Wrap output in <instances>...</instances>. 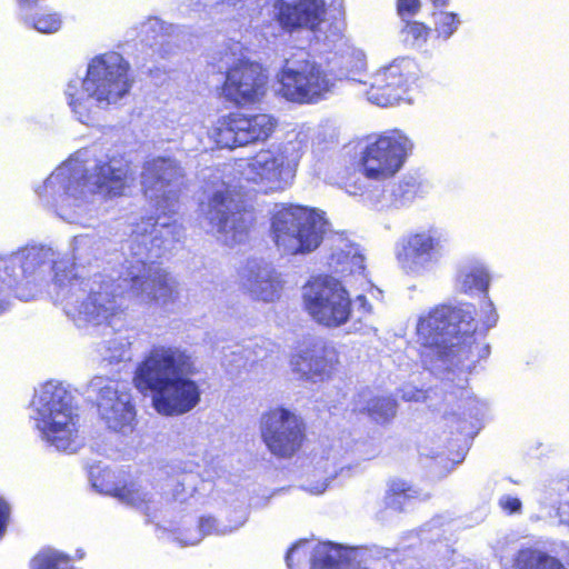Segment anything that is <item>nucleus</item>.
Segmentation results:
<instances>
[{
	"label": "nucleus",
	"instance_id": "39448f33",
	"mask_svg": "<svg viewBox=\"0 0 569 569\" xmlns=\"http://www.w3.org/2000/svg\"><path fill=\"white\" fill-rule=\"evenodd\" d=\"M197 357L187 348L156 345L136 369L133 382L140 391L152 393V406L162 416L191 411L200 402Z\"/></svg>",
	"mask_w": 569,
	"mask_h": 569
},
{
	"label": "nucleus",
	"instance_id": "393cba45",
	"mask_svg": "<svg viewBox=\"0 0 569 569\" xmlns=\"http://www.w3.org/2000/svg\"><path fill=\"white\" fill-rule=\"evenodd\" d=\"M328 263L336 273L342 277L357 276L366 278L365 257L361 254L358 246L342 236H336L332 239L331 254Z\"/></svg>",
	"mask_w": 569,
	"mask_h": 569
},
{
	"label": "nucleus",
	"instance_id": "3c124183",
	"mask_svg": "<svg viewBox=\"0 0 569 569\" xmlns=\"http://www.w3.org/2000/svg\"><path fill=\"white\" fill-rule=\"evenodd\" d=\"M174 497H176L177 499H181V500H182V499H184V498L181 496V493H180V492H176V493H174Z\"/></svg>",
	"mask_w": 569,
	"mask_h": 569
},
{
	"label": "nucleus",
	"instance_id": "09e8293b",
	"mask_svg": "<svg viewBox=\"0 0 569 569\" xmlns=\"http://www.w3.org/2000/svg\"><path fill=\"white\" fill-rule=\"evenodd\" d=\"M436 7H445L448 4V0H430Z\"/></svg>",
	"mask_w": 569,
	"mask_h": 569
},
{
	"label": "nucleus",
	"instance_id": "9d476101",
	"mask_svg": "<svg viewBox=\"0 0 569 569\" xmlns=\"http://www.w3.org/2000/svg\"><path fill=\"white\" fill-rule=\"evenodd\" d=\"M303 306L319 325L339 328L349 321L351 299L342 282L335 277H318L303 287Z\"/></svg>",
	"mask_w": 569,
	"mask_h": 569
},
{
	"label": "nucleus",
	"instance_id": "72a5a7b5",
	"mask_svg": "<svg viewBox=\"0 0 569 569\" xmlns=\"http://www.w3.org/2000/svg\"><path fill=\"white\" fill-rule=\"evenodd\" d=\"M361 411H367L369 417L378 423H387L397 411V403L390 397H375L367 401L366 407H357Z\"/></svg>",
	"mask_w": 569,
	"mask_h": 569
},
{
	"label": "nucleus",
	"instance_id": "0eeeda50",
	"mask_svg": "<svg viewBox=\"0 0 569 569\" xmlns=\"http://www.w3.org/2000/svg\"><path fill=\"white\" fill-rule=\"evenodd\" d=\"M31 406L42 438L57 450H74L79 413L71 392L61 382L49 381L36 392Z\"/></svg>",
	"mask_w": 569,
	"mask_h": 569
},
{
	"label": "nucleus",
	"instance_id": "f704fd0d",
	"mask_svg": "<svg viewBox=\"0 0 569 569\" xmlns=\"http://www.w3.org/2000/svg\"><path fill=\"white\" fill-rule=\"evenodd\" d=\"M103 360L109 363L128 361L131 359V341L122 335L116 336L104 342Z\"/></svg>",
	"mask_w": 569,
	"mask_h": 569
},
{
	"label": "nucleus",
	"instance_id": "6e6552de",
	"mask_svg": "<svg viewBox=\"0 0 569 569\" xmlns=\"http://www.w3.org/2000/svg\"><path fill=\"white\" fill-rule=\"evenodd\" d=\"M200 213L218 239L229 247L244 242L253 222L252 214L243 210L237 187L226 181L212 182L207 200L200 203Z\"/></svg>",
	"mask_w": 569,
	"mask_h": 569
},
{
	"label": "nucleus",
	"instance_id": "e433bc0d",
	"mask_svg": "<svg viewBox=\"0 0 569 569\" xmlns=\"http://www.w3.org/2000/svg\"><path fill=\"white\" fill-rule=\"evenodd\" d=\"M430 29L418 21L407 22L402 29L403 40L412 46L426 43Z\"/></svg>",
	"mask_w": 569,
	"mask_h": 569
},
{
	"label": "nucleus",
	"instance_id": "58836bf2",
	"mask_svg": "<svg viewBox=\"0 0 569 569\" xmlns=\"http://www.w3.org/2000/svg\"><path fill=\"white\" fill-rule=\"evenodd\" d=\"M557 492L559 496L557 513L561 522L569 525V481L559 482Z\"/></svg>",
	"mask_w": 569,
	"mask_h": 569
},
{
	"label": "nucleus",
	"instance_id": "5701e85b",
	"mask_svg": "<svg viewBox=\"0 0 569 569\" xmlns=\"http://www.w3.org/2000/svg\"><path fill=\"white\" fill-rule=\"evenodd\" d=\"M337 355L322 341L305 345L292 356V371L309 381H322L330 377L337 363Z\"/></svg>",
	"mask_w": 569,
	"mask_h": 569
},
{
	"label": "nucleus",
	"instance_id": "c756f323",
	"mask_svg": "<svg viewBox=\"0 0 569 569\" xmlns=\"http://www.w3.org/2000/svg\"><path fill=\"white\" fill-rule=\"evenodd\" d=\"M243 520L240 522L228 526L218 522L212 517H203L199 521V528L196 530H188L184 533L181 535V537H177L176 539L182 545V546H193L198 543L204 536L207 535H227L229 532H232L233 530L238 529L240 526H242Z\"/></svg>",
	"mask_w": 569,
	"mask_h": 569
},
{
	"label": "nucleus",
	"instance_id": "f257e3e1",
	"mask_svg": "<svg viewBox=\"0 0 569 569\" xmlns=\"http://www.w3.org/2000/svg\"><path fill=\"white\" fill-rule=\"evenodd\" d=\"M0 268H3L6 274L2 281H7L16 297L23 301L40 296L49 272L53 271L52 299L79 328L108 323L120 312L119 299L126 288L137 298L131 290V281L124 280V268L118 279L108 274H94L90 279H80L77 276L70 278L68 262L59 260L57 253L44 246L27 247L8 259H0ZM9 305V298L0 287V313Z\"/></svg>",
	"mask_w": 569,
	"mask_h": 569
},
{
	"label": "nucleus",
	"instance_id": "412c9836",
	"mask_svg": "<svg viewBox=\"0 0 569 569\" xmlns=\"http://www.w3.org/2000/svg\"><path fill=\"white\" fill-rule=\"evenodd\" d=\"M325 0H276L273 17L287 31L297 29L317 30L325 21Z\"/></svg>",
	"mask_w": 569,
	"mask_h": 569
},
{
	"label": "nucleus",
	"instance_id": "aec40b11",
	"mask_svg": "<svg viewBox=\"0 0 569 569\" xmlns=\"http://www.w3.org/2000/svg\"><path fill=\"white\" fill-rule=\"evenodd\" d=\"M415 68L410 59L402 58L378 70L366 91L368 100L380 107L392 106L401 99L409 76Z\"/></svg>",
	"mask_w": 569,
	"mask_h": 569
},
{
	"label": "nucleus",
	"instance_id": "dca6fc26",
	"mask_svg": "<svg viewBox=\"0 0 569 569\" xmlns=\"http://www.w3.org/2000/svg\"><path fill=\"white\" fill-rule=\"evenodd\" d=\"M279 81L280 93L293 102H312L333 87L332 79L308 60H287Z\"/></svg>",
	"mask_w": 569,
	"mask_h": 569
},
{
	"label": "nucleus",
	"instance_id": "a878e982",
	"mask_svg": "<svg viewBox=\"0 0 569 569\" xmlns=\"http://www.w3.org/2000/svg\"><path fill=\"white\" fill-rule=\"evenodd\" d=\"M106 492L118 498L122 503H126L147 517L148 521L153 520L156 512L158 511V501L154 495L139 483H130L121 488H114L113 490H103Z\"/></svg>",
	"mask_w": 569,
	"mask_h": 569
},
{
	"label": "nucleus",
	"instance_id": "423d86ee",
	"mask_svg": "<svg viewBox=\"0 0 569 569\" xmlns=\"http://www.w3.org/2000/svg\"><path fill=\"white\" fill-rule=\"evenodd\" d=\"M133 83L130 64L118 52L96 57L84 79H72L66 89L68 103L82 123L93 120L98 109L117 104L129 94Z\"/></svg>",
	"mask_w": 569,
	"mask_h": 569
},
{
	"label": "nucleus",
	"instance_id": "7c9ffc66",
	"mask_svg": "<svg viewBox=\"0 0 569 569\" xmlns=\"http://www.w3.org/2000/svg\"><path fill=\"white\" fill-rule=\"evenodd\" d=\"M349 320L352 322V330L356 332L368 333L375 330L373 307L366 296L359 295L353 302L351 301V315Z\"/></svg>",
	"mask_w": 569,
	"mask_h": 569
},
{
	"label": "nucleus",
	"instance_id": "8fccbe9b",
	"mask_svg": "<svg viewBox=\"0 0 569 569\" xmlns=\"http://www.w3.org/2000/svg\"><path fill=\"white\" fill-rule=\"evenodd\" d=\"M242 0H223L224 3L230 4V6H236Z\"/></svg>",
	"mask_w": 569,
	"mask_h": 569
},
{
	"label": "nucleus",
	"instance_id": "4468645a",
	"mask_svg": "<svg viewBox=\"0 0 569 569\" xmlns=\"http://www.w3.org/2000/svg\"><path fill=\"white\" fill-rule=\"evenodd\" d=\"M277 124L278 121L268 113H230L216 122L209 137L218 147L233 149L266 141Z\"/></svg>",
	"mask_w": 569,
	"mask_h": 569
},
{
	"label": "nucleus",
	"instance_id": "79ce46f5",
	"mask_svg": "<svg viewBox=\"0 0 569 569\" xmlns=\"http://www.w3.org/2000/svg\"><path fill=\"white\" fill-rule=\"evenodd\" d=\"M485 313L486 317L483 319V327L486 330H488L495 327L498 320V315L496 312V309L493 308L492 302H488L486 305Z\"/></svg>",
	"mask_w": 569,
	"mask_h": 569
},
{
	"label": "nucleus",
	"instance_id": "2f4dec72",
	"mask_svg": "<svg viewBox=\"0 0 569 569\" xmlns=\"http://www.w3.org/2000/svg\"><path fill=\"white\" fill-rule=\"evenodd\" d=\"M490 277L486 268L481 264H472L465 267L458 278L459 287L462 291L472 290L487 291Z\"/></svg>",
	"mask_w": 569,
	"mask_h": 569
},
{
	"label": "nucleus",
	"instance_id": "49530a36",
	"mask_svg": "<svg viewBox=\"0 0 569 569\" xmlns=\"http://www.w3.org/2000/svg\"><path fill=\"white\" fill-rule=\"evenodd\" d=\"M352 569H379L378 565L372 560L371 553L368 555V561H362V563H357L356 568Z\"/></svg>",
	"mask_w": 569,
	"mask_h": 569
},
{
	"label": "nucleus",
	"instance_id": "a18cd8bd",
	"mask_svg": "<svg viewBox=\"0 0 569 569\" xmlns=\"http://www.w3.org/2000/svg\"><path fill=\"white\" fill-rule=\"evenodd\" d=\"M10 515V508L6 501L0 499V536L4 531Z\"/></svg>",
	"mask_w": 569,
	"mask_h": 569
},
{
	"label": "nucleus",
	"instance_id": "cd10ccee",
	"mask_svg": "<svg viewBox=\"0 0 569 569\" xmlns=\"http://www.w3.org/2000/svg\"><path fill=\"white\" fill-rule=\"evenodd\" d=\"M515 569H568L557 557L538 548L521 549L515 559Z\"/></svg>",
	"mask_w": 569,
	"mask_h": 569
},
{
	"label": "nucleus",
	"instance_id": "ddd939ff",
	"mask_svg": "<svg viewBox=\"0 0 569 569\" xmlns=\"http://www.w3.org/2000/svg\"><path fill=\"white\" fill-rule=\"evenodd\" d=\"M89 389L97 393L98 413L107 428L123 435L131 432L136 409L128 387L118 380L97 376L89 382Z\"/></svg>",
	"mask_w": 569,
	"mask_h": 569
},
{
	"label": "nucleus",
	"instance_id": "9b49d317",
	"mask_svg": "<svg viewBox=\"0 0 569 569\" xmlns=\"http://www.w3.org/2000/svg\"><path fill=\"white\" fill-rule=\"evenodd\" d=\"M292 142L279 150L263 149L246 160L241 169L244 180L257 184L264 192L286 189L295 177L298 153Z\"/></svg>",
	"mask_w": 569,
	"mask_h": 569
},
{
	"label": "nucleus",
	"instance_id": "de8ad7c7",
	"mask_svg": "<svg viewBox=\"0 0 569 569\" xmlns=\"http://www.w3.org/2000/svg\"><path fill=\"white\" fill-rule=\"evenodd\" d=\"M326 488H327V483H326V482H323V483H321L320 486H318V487H316V488L311 489V491H312L313 493H317V495H318V493H322V492L326 490Z\"/></svg>",
	"mask_w": 569,
	"mask_h": 569
},
{
	"label": "nucleus",
	"instance_id": "1a4fd4ad",
	"mask_svg": "<svg viewBox=\"0 0 569 569\" xmlns=\"http://www.w3.org/2000/svg\"><path fill=\"white\" fill-rule=\"evenodd\" d=\"M325 213L301 206L283 207L272 217V234L277 247L287 253H307L323 240L328 221Z\"/></svg>",
	"mask_w": 569,
	"mask_h": 569
},
{
	"label": "nucleus",
	"instance_id": "20e7f679",
	"mask_svg": "<svg viewBox=\"0 0 569 569\" xmlns=\"http://www.w3.org/2000/svg\"><path fill=\"white\" fill-rule=\"evenodd\" d=\"M471 306H437L419 316L417 343L422 365L441 373L453 368L470 370L489 353L488 346L476 342L477 330Z\"/></svg>",
	"mask_w": 569,
	"mask_h": 569
},
{
	"label": "nucleus",
	"instance_id": "b1692460",
	"mask_svg": "<svg viewBox=\"0 0 569 569\" xmlns=\"http://www.w3.org/2000/svg\"><path fill=\"white\" fill-rule=\"evenodd\" d=\"M241 286L254 299L271 302L279 297L281 281L276 270L262 260H249L241 271Z\"/></svg>",
	"mask_w": 569,
	"mask_h": 569
},
{
	"label": "nucleus",
	"instance_id": "bb28decb",
	"mask_svg": "<svg viewBox=\"0 0 569 569\" xmlns=\"http://www.w3.org/2000/svg\"><path fill=\"white\" fill-rule=\"evenodd\" d=\"M102 248L103 241L96 234L76 236L71 243L73 264L70 269L69 267L67 268V271L71 270V273L69 274L70 278H72L73 276H77L79 278V276L73 272L74 266L84 267L87 264H90L101 254ZM80 279L83 278L80 277Z\"/></svg>",
	"mask_w": 569,
	"mask_h": 569
},
{
	"label": "nucleus",
	"instance_id": "ea45409f",
	"mask_svg": "<svg viewBox=\"0 0 569 569\" xmlns=\"http://www.w3.org/2000/svg\"><path fill=\"white\" fill-rule=\"evenodd\" d=\"M499 507L509 515L521 513L522 502L511 495H502L498 500Z\"/></svg>",
	"mask_w": 569,
	"mask_h": 569
},
{
	"label": "nucleus",
	"instance_id": "5fc2aeb1",
	"mask_svg": "<svg viewBox=\"0 0 569 569\" xmlns=\"http://www.w3.org/2000/svg\"><path fill=\"white\" fill-rule=\"evenodd\" d=\"M226 58H227L226 64H229L230 58L228 56Z\"/></svg>",
	"mask_w": 569,
	"mask_h": 569
},
{
	"label": "nucleus",
	"instance_id": "f03ea898",
	"mask_svg": "<svg viewBox=\"0 0 569 569\" xmlns=\"http://www.w3.org/2000/svg\"><path fill=\"white\" fill-rule=\"evenodd\" d=\"M184 172L172 158L158 157L147 161L141 174L144 196L163 217H149L138 222L128 241L129 254L124 260L127 278L131 290L143 303L156 302L167 306L178 297L177 283L156 259L182 236L181 226L170 221L168 213L177 209Z\"/></svg>",
	"mask_w": 569,
	"mask_h": 569
},
{
	"label": "nucleus",
	"instance_id": "f3484780",
	"mask_svg": "<svg viewBox=\"0 0 569 569\" xmlns=\"http://www.w3.org/2000/svg\"><path fill=\"white\" fill-rule=\"evenodd\" d=\"M268 77L260 64L237 59L228 68L221 96L236 106L260 101L267 91Z\"/></svg>",
	"mask_w": 569,
	"mask_h": 569
},
{
	"label": "nucleus",
	"instance_id": "473e14b6",
	"mask_svg": "<svg viewBox=\"0 0 569 569\" xmlns=\"http://www.w3.org/2000/svg\"><path fill=\"white\" fill-rule=\"evenodd\" d=\"M30 569H73V567L68 555L53 548H43L31 559Z\"/></svg>",
	"mask_w": 569,
	"mask_h": 569
},
{
	"label": "nucleus",
	"instance_id": "4be33fe9",
	"mask_svg": "<svg viewBox=\"0 0 569 569\" xmlns=\"http://www.w3.org/2000/svg\"><path fill=\"white\" fill-rule=\"evenodd\" d=\"M346 192L353 197H360L367 204L385 209L409 203L417 193V184L410 178L393 184L390 190H386L380 188V184L373 186L366 180H356L346 186Z\"/></svg>",
	"mask_w": 569,
	"mask_h": 569
},
{
	"label": "nucleus",
	"instance_id": "864d4df0",
	"mask_svg": "<svg viewBox=\"0 0 569 569\" xmlns=\"http://www.w3.org/2000/svg\"><path fill=\"white\" fill-rule=\"evenodd\" d=\"M493 549L496 550V552H499V551H501V550H502V548H499V547H497V546H493Z\"/></svg>",
	"mask_w": 569,
	"mask_h": 569
},
{
	"label": "nucleus",
	"instance_id": "c85d7f7f",
	"mask_svg": "<svg viewBox=\"0 0 569 569\" xmlns=\"http://www.w3.org/2000/svg\"><path fill=\"white\" fill-rule=\"evenodd\" d=\"M429 495L413 488L405 480L396 479L390 481L385 498L386 505L397 511H402L405 506L413 500H426Z\"/></svg>",
	"mask_w": 569,
	"mask_h": 569
},
{
	"label": "nucleus",
	"instance_id": "f8f14e48",
	"mask_svg": "<svg viewBox=\"0 0 569 569\" xmlns=\"http://www.w3.org/2000/svg\"><path fill=\"white\" fill-rule=\"evenodd\" d=\"M412 147V141L399 130L379 136L362 152V180L385 181L393 177L403 166Z\"/></svg>",
	"mask_w": 569,
	"mask_h": 569
},
{
	"label": "nucleus",
	"instance_id": "a211bd4d",
	"mask_svg": "<svg viewBox=\"0 0 569 569\" xmlns=\"http://www.w3.org/2000/svg\"><path fill=\"white\" fill-rule=\"evenodd\" d=\"M309 552L311 553L312 569H352L357 567V563L367 562L370 553L367 549L346 548L330 541L312 545L308 540H301L287 552L288 568L292 567L295 556H298V560H300L301 556L306 557Z\"/></svg>",
	"mask_w": 569,
	"mask_h": 569
},
{
	"label": "nucleus",
	"instance_id": "7ed1b4c3",
	"mask_svg": "<svg viewBox=\"0 0 569 569\" xmlns=\"http://www.w3.org/2000/svg\"><path fill=\"white\" fill-rule=\"evenodd\" d=\"M128 174L129 163L123 158L90 162L78 153L59 166L36 191L63 220L80 222L92 211L97 197L120 196Z\"/></svg>",
	"mask_w": 569,
	"mask_h": 569
},
{
	"label": "nucleus",
	"instance_id": "603ef678",
	"mask_svg": "<svg viewBox=\"0 0 569 569\" xmlns=\"http://www.w3.org/2000/svg\"><path fill=\"white\" fill-rule=\"evenodd\" d=\"M186 478L187 476L183 477L182 481H179V485H181L182 487L184 486Z\"/></svg>",
	"mask_w": 569,
	"mask_h": 569
},
{
	"label": "nucleus",
	"instance_id": "6ab92c4d",
	"mask_svg": "<svg viewBox=\"0 0 569 569\" xmlns=\"http://www.w3.org/2000/svg\"><path fill=\"white\" fill-rule=\"evenodd\" d=\"M446 239L436 229H428L408 236L398 253V261L409 273L422 274L430 271L445 253Z\"/></svg>",
	"mask_w": 569,
	"mask_h": 569
},
{
	"label": "nucleus",
	"instance_id": "a19ab883",
	"mask_svg": "<svg viewBox=\"0 0 569 569\" xmlns=\"http://www.w3.org/2000/svg\"><path fill=\"white\" fill-rule=\"evenodd\" d=\"M420 9V0H398V12L402 19L412 17Z\"/></svg>",
	"mask_w": 569,
	"mask_h": 569
},
{
	"label": "nucleus",
	"instance_id": "37998d69",
	"mask_svg": "<svg viewBox=\"0 0 569 569\" xmlns=\"http://www.w3.org/2000/svg\"><path fill=\"white\" fill-rule=\"evenodd\" d=\"M401 397L406 401H420L425 398L423 391L406 386L401 389Z\"/></svg>",
	"mask_w": 569,
	"mask_h": 569
},
{
	"label": "nucleus",
	"instance_id": "4c0bfd02",
	"mask_svg": "<svg viewBox=\"0 0 569 569\" xmlns=\"http://www.w3.org/2000/svg\"><path fill=\"white\" fill-rule=\"evenodd\" d=\"M436 17V31L440 37L449 39L458 28L459 20L452 12L441 11L435 14Z\"/></svg>",
	"mask_w": 569,
	"mask_h": 569
},
{
	"label": "nucleus",
	"instance_id": "c9c22d12",
	"mask_svg": "<svg viewBox=\"0 0 569 569\" xmlns=\"http://www.w3.org/2000/svg\"><path fill=\"white\" fill-rule=\"evenodd\" d=\"M26 24L42 33H53L61 28V18L58 13H41L32 19L23 17Z\"/></svg>",
	"mask_w": 569,
	"mask_h": 569
},
{
	"label": "nucleus",
	"instance_id": "2eb2a0df",
	"mask_svg": "<svg viewBox=\"0 0 569 569\" xmlns=\"http://www.w3.org/2000/svg\"><path fill=\"white\" fill-rule=\"evenodd\" d=\"M260 435L267 449L278 458H291L305 440V425L295 412L277 407L260 418Z\"/></svg>",
	"mask_w": 569,
	"mask_h": 569
},
{
	"label": "nucleus",
	"instance_id": "c03bdc74",
	"mask_svg": "<svg viewBox=\"0 0 569 569\" xmlns=\"http://www.w3.org/2000/svg\"><path fill=\"white\" fill-rule=\"evenodd\" d=\"M162 30V23L157 18H150L142 26V32L148 34L149 32L156 33L154 39L158 37L159 32Z\"/></svg>",
	"mask_w": 569,
	"mask_h": 569
}]
</instances>
